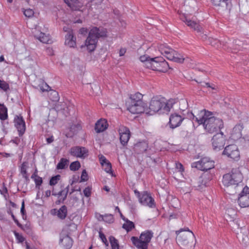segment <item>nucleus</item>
I'll return each mask as SVG.
<instances>
[{
  "label": "nucleus",
  "mask_w": 249,
  "mask_h": 249,
  "mask_svg": "<svg viewBox=\"0 0 249 249\" xmlns=\"http://www.w3.org/2000/svg\"><path fill=\"white\" fill-rule=\"evenodd\" d=\"M76 37L74 36L72 30H69L65 35V45L70 48H74L76 45Z\"/></svg>",
  "instance_id": "nucleus-22"
},
{
  "label": "nucleus",
  "mask_w": 249,
  "mask_h": 249,
  "mask_svg": "<svg viewBox=\"0 0 249 249\" xmlns=\"http://www.w3.org/2000/svg\"><path fill=\"white\" fill-rule=\"evenodd\" d=\"M192 167L200 170L207 171L214 168V162L209 158L204 157L201 159L200 160L193 163Z\"/></svg>",
  "instance_id": "nucleus-9"
},
{
  "label": "nucleus",
  "mask_w": 249,
  "mask_h": 249,
  "mask_svg": "<svg viewBox=\"0 0 249 249\" xmlns=\"http://www.w3.org/2000/svg\"><path fill=\"white\" fill-rule=\"evenodd\" d=\"M99 237L102 240V241L104 243V244L106 245V246H108V243L107 241L106 236L105 234L101 231L99 232Z\"/></svg>",
  "instance_id": "nucleus-43"
},
{
  "label": "nucleus",
  "mask_w": 249,
  "mask_h": 249,
  "mask_svg": "<svg viewBox=\"0 0 249 249\" xmlns=\"http://www.w3.org/2000/svg\"><path fill=\"white\" fill-rule=\"evenodd\" d=\"M108 123L107 120L101 119L95 124V130L96 132L100 133L106 130L108 127Z\"/></svg>",
  "instance_id": "nucleus-25"
},
{
  "label": "nucleus",
  "mask_w": 249,
  "mask_h": 249,
  "mask_svg": "<svg viewBox=\"0 0 249 249\" xmlns=\"http://www.w3.org/2000/svg\"><path fill=\"white\" fill-rule=\"evenodd\" d=\"M99 160L105 172L113 176V171L112 170V165L111 163L107 160L106 157L101 155L99 158Z\"/></svg>",
  "instance_id": "nucleus-23"
},
{
  "label": "nucleus",
  "mask_w": 249,
  "mask_h": 249,
  "mask_svg": "<svg viewBox=\"0 0 249 249\" xmlns=\"http://www.w3.org/2000/svg\"><path fill=\"white\" fill-rule=\"evenodd\" d=\"M57 167L59 169H62V159L60 160L59 162L57 164Z\"/></svg>",
  "instance_id": "nucleus-55"
},
{
  "label": "nucleus",
  "mask_w": 249,
  "mask_h": 249,
  "mask_svg": "<svg viewBox=\"0 0 249 249\" xmlns=\"http://www.w3.org/2000/svg\"><path fill=\"white\" fill-rule=\"evenodd\" d=\"M47 51V52L48 54H49L50 55H52L53 54V50L51 48H48L46 50Z\"/></svg>",
  "instance_id": "nucleus-58"
},
{
  "label": "nucleus",
  "mask_w": 249,
  "mask_h": 249,
  "mask_svg": "<svg viewBox=\"0 0 249 249\" xmlns=\"http://www.w3.org/2000/svg\"><path fill=\"white\" fill-rule=\"evenodd\" d=\"M26 249H32L31 248H30L29 245L27 243H26Z\"/></svg>",
  "instance_id": "nucleus-63"
},
{
  "label": "nucleus",
  "mask_w": 249,
  "mask_h": 249,
  "mask_svg": "<svg viewBox=\"0 0 249 249\" xmlns=\"http://www.w3.org/2000/svg\"><path fill=\"white\" fill-rule=\"evenodd\" d=\"M40 89L42 91H45L50 90L51 88L46 83H45L43 84L42 86L40 87Z\"/></svg>",
  "instance_id": "nucleus-49"
},
{
  "label": "nucleus",
  "mask_w": 249,
  "mask_h": 249,
  "mask_svg": "<svg viewBox=\"0 0 249 249\" xmlns=\"http://www.w3.org/2000/svg\"><path fill=\"white\" fill-rule=\"evenodd\" d=\"M126 52V49L121 48L119 51V55L120 56H123Z\"/></svg>",
  "instance_id": "nucleus-52"
},
{
  "label": "nucleus",
  "mask_w": 249,
  "mask_h": 249,
  "mask_svg": "<svg viewBox=\"0 0 249 249\" xmlns=\"http://www.w3.org/2000/svg\"><path fill=\"white\" fill-rule=\"evenodd\" d=\"M173 107L172 104L170 102H165L163 98L160 96L153 97L149 102V108L150 112L156 113L161 111L163 113L169 112Z\"/></svg>",
  "instance_id": "nucleus-5"
},
{
  "label": "nucleus",
  "mask_w": 249,
  "mask_h": 249,
  "mask_svg": "<svg viewBox=\"0 0 249 249\" xmlns=\"http://www.w3.org/2000/svg\"><path fill=\"white\" fill-rule=\"evenodd\" d=\"M63 114L66 116L71 115L74 113L75 108L73 104L69 100L63 102Z\"/></svg>",
  "instance_id": "nucleus-24"
},
{
  "label": "nucleus",
  "mask_w": 249,
  "mask_h": 249,
  "mask_svg": "<svg viewBox=\"0 0 249 249\" xmlns=\"http://www.w3.org/2000/svg\"><path fill=\"white\" fill-rule=\"evenodd\" d=\"M176 167L178 171L182 172L184 171V168L182 164L178 162L176 163Z\"/></svg>",
  "instance_id": "nucleus-50"
},
{
  "label": "nucleus",
  "mask_w": 249,
  "mask_h": 249,
  "mask_svg": "<svg viewBox=\"0 0 249 249\" xmlns=\"http://www.w3.org/2000/svg\"><path fill=\"white\" fill-rule=\"evenodd\" d=\"M7 118V108L3 104H0V119L4 121Z\"/></svg>",
  "instance_id": "nucleus-35"
},
{
  "label": "nucleus",
  "mask_w": 249,
  "mask_h": 249,
  "mask_svg": "<svg viewBox=\"0 0 249 249\" xmlns=\"http://www.w3.org/2000/svg\"><path fill=\"white\" fill-rule=\"evenodd\" d=\"M0 88L6 91L9 89V85L6 82L0 80Z\"/></svg>",
  "instance_id": "nucleus-42"
},
{
  "label": "nucleus",
  "mask_w": 249,
  "mask_h": 249,
  "mask_svg": "<svg viewBox=\"0 0 249 249\" xmlns=\"http://www.w3.org/2000/svg\"><path fill=\"white\" fill-rule=\"evenodd\" d=\"M91 189V187L88 186L84 190L83 193L85 196L89 197L90 196Z\"/></svg>",
  "instance_id": "nucleus-46"
},
{
  "label": "nucleus",
  "mask_w": 249,
  "mask_h": 249,
  "mask_svg": "<svg viewBox=\"0 0 249 249\" xmlns=\"http://www.w3.org/2000/svg\"><path fill=\"white\" fill-rule=\"evenodd\" d=\"M139 201L142 205L148 206L149 208L155 207L154 199L147 192H143L139 196Z\"/></svg>",
  "instance_id": "nucleus-16"
},
{
  "label": "nucleus",
  "mask_w": 249,
  "mask_h": 249,
  "mask_svg": "<svg viewBox=\"0 0 249 249\" xmlns=\"http://www.w3.org/2000/svg\"><path fill=\"white\" fill-rule=\"evenodd\" d=\"M21 213L22 214H24L25 213V209H24V201H22V205L20 209Z\"/></svg>",
  "instance_id": "nucleus-54"
},
{
  "label": "nucleus",
  "mask_w": 249,
  "mask_h": 249,
  "mask_svg": "<svg viewBox=\"0 0 249 249\" xmlns=\"http://www.w3.org/2000/svg\"><path fill=\"white\" fill-rule=\"evenodd\" d=\"M88 174L86 171V170H84L82 172L81 176V180L80 182L82 181H86L88 180Z\"/></svg>",
  "instance_id": "nucleus-45"
},
{
  "label": "nucleus",
  "mask_w": 249,
  "mask_h": 249,
  "mask_svg": "<svg viewBox=\"0 0 249 249\" xmlns=\"http://www.w3.org/2000/svg\"><path fill=\"white\" fill-rule=\"evenodd\" d=\"M160 58L159 57H151L147 54H144L140 57V60L141 62H145L147 61L154 62H164L165 61L164 59H163L162 58H161V59H160Z\"/></svg>",
  "instance_id": "nucleus-28"
},
{
  "label": "nucleus",
  "mask_w": 249,
  "mask_h": 249,
  "mask_svg": "<svg viewBox=\"0 0 249 249\" xmlns=\"http://www.w3.org/2000/svg\"><path fill=\"white\" fill-rule=\"evenodd\" d=\"M109 242L111 245V249H120V246L118 240L114 236H110L109 237Z\"/></svg>",
  "instance_id": "nucleus-36"
},
{
  "label": "nucleus",
  "mask_w": 249,
  "mask_h": 249,
  "mask_svg": "<svg viewBox=\"0 0 249 249\" xmlns=\"http://www.w3.org/2000/svg\"><path fill=\"white\" fill-rule=\"evenodd\" d=\"M67 160L63 159V168H64L65 164L67 163Z\"/></svg>",
  "instance_id": "nucleus-62"
},
{
  "label": "nucleus",
  "mask_w": 249,
  "mask_h": 249,
  "mask_svg": "<svg viewBox=\"0 0 249 249\" xmlns=\"http://www.w3.org/2000/svg\"><path fill=\"white\" fill-rule=\"evenodd\" d=\"M143 95L137 92L131 94L129 97V101L127 103H145L143 100Z\"/></svg>",
  "instance_id": "nucleus-27"
},
{
  "label": "nucleus",
  "mask_w": 249,
  "mask_h": 249,
  "mask_svg": "<svg viewBox=\"0 0 249 249\" xmlns=\"http://www.w3.org/2000/svg\"><path fill=\"white\" fill-rule=\"evenodd\" d=\"M243 128V124H237L235 125L230 133L229 139L233 141H236L240 139L242 136V131Z\"/></svg>",
  "instance_id": "nucleus-20"
},
{
  "label": "nucleus",
  "mask_w": 249,
  "mask_h": 249,
  "mask_svg": "<svg viewBox=\"0 0 249 249\" xmlns=\"http://www.w3.org/2000/svg\"><path fill=\"white\" fill-rule=\"evenodd\" d=\"M63 219L67 215V208L64 205H63Z\"/></svg>",
  "instance_id": "nucleus-57"
},
{
  "label": "nucleus",
  "mask_w": 249,
  "mask_h": 249,
  "mask_svg": "<svg viewBox=\"0 0 249 249\" xmlns=\"http://www.w3.org/2000/svg\"><path fill=\"white\" fill-rule=\"evenodd\" d=\"M185 119L184 117L177 113L172 114L169 118V124L171 128H175L180 125Z\"/></svg>",
  "instance_id": "nucleus-19"
},
{
  "label": "nucleus",
  "mask_w": 249,
  "mask_h": 249,
  "mask_svg": "<svg viewBox=\"0 0 249 249\" xmlns=\"http://www.w3.org/2000/svg\"><path fill=\"white\" fill-rule=\"evenodd\" d=\"M182 20L190 28L194 29L198 33L201 32L202 27L196 22L187 18L186 17L182 18Z\"/></svg>",
  "instance_id": "nucleus-26"
},
{
  "label": "nucleus",
  "mask_w": 249,
  "mask_h": 249,
  "mask_svg": "<svg viewBox=\"0 0 249 249\" xmlns=\"http://www.w3.org/2000/svg\"><path fill=\"white\" fill-rule=\"evenodd\" d=\"M52 195L57 198V200L55 201V204L59 205L61 203L62 201V189L60 188V190L57 191L55 189H53L52 191Z\"/></svg>",
  "instance_id": "nucleus-34"
},
{
  "label": "nucleus",
  "mask_w": 249,
  "mask_h": 249,
  "mask_svg": "<svg viewBox=\"0 0 249 249\" xmlns=\"http://www.w3.org/2000/svg\"><path fill=\"white\" fill-rule=\"evenodd\" d=\"M176 240L178 243L182 246L184 249H193L195 246L196 237L194 233L188 228L184 230L177 231Z\"/></svg>",
  "instance_id": "nucleus-2"
},
{
  "label": "nucleus",
  "mask_w": 249,
  "mask_h": 249,
  "mask_svg": "<svg viewBox=\"0 0 249 249\" xmlns=\"http://www.w3.org/2000/svg\"><path fill=\"white\" fill-rule=\"evenodd\" d=\"M88 149L83 146H76L72 147L70 150V154L76 158L85 159L89 156Z\"/></svg>",
  "instance_id": "nucleus-12"
},
{
  "label": "nucleus",
  "mask_w": 249,
  "mask_h": 249,
  "mask_svg": "<svg viewBox=\"0 0 249 249\" xmlns=\"http://www.w3.org/2000/svg\"><path fill=\"white\" fill-rule=\"evenodd\" d=\"M46 140L48 143H50L53 141V136H51L49 138H47Z\"/></svg>",
  "instance_id": "nucleus-56"
},
{
  "label": "nucleus",
  "mask_w": 249,
  "mask_h": 249,
  "mask_svg": "<svg viewBox=\"0 0 249 249\" xmlns=\"http://www.w3.org/2000/svg\"><path fill=\"white\" fill-rule=\"evenodd\" d=\"M38 177L39 176L37 175V170L36 169L35 170V172L32 175L31 178L34 179L35 178H36L37 177Z\"/></svg>",
  "instance_id": "nucleus-53"
},
{
  "label": "nucleus",
  "mask_w": 249,
  "mask_h": 249,
  "mask_svg": "<svg viewBox=\"0 0 249 249\" xmlns=\"http://www.w3.org/2000/svg\"><path fill=\"white\" fill-rule=\"evenodd\" d=\"M18 141H19V140H18V139H17L15 140H13V142L14 143H16L17 144H18Z\"/></svg>",
  "instance_id": "nucleus-64"
},
{
  "label": "nucleus",
  "mask_w": 249,
  "mask_h": 249,
  "mask_svg": "<svg viewBox=\"0 0 249 249\" xmlns=\"http://www.w3.org/2000/svg\"><path fill=\"white\" fill-rule=\"evenodd\" d=\"M158 49L161 53L164 55L169 61L178 62H181L184 61L188 62L192 61L190 58L178 53L166 44H160Z\"/></svg>",
  "instance_id": "nucleus-4"
},
{
  "label": "nucleus",
  "mask_w": 249,
  "mask_h": 249,
  "mask_svg": "<svg viewBox=\"0 0 249 249\" xmlns=\"http://www.w3.org/2000/svg\"><path fill=\"white\" fill-rule=\"evenodd\" d=\"M28 168V163L23 162L20 168V172L22 177L26 180H29V175L27 173V169Z\"/></svg>",
  "instance_id": "nucleus-30"
},
{
  "label": "nucleus",
  "mask_w": 249,
  "mask_h": 249,
  "mask_svg": "<svg viewBox=\"0 0 249 249\" xmlns=\"http://www.w3.org/2000/svg\"><path fill=\"white\" fill-rule=\"evenodd\" d=\"M238 203L241 208L249 206V188L247 186L244 187L239 195Z\"/></svg>",
  "instance_id": "nucleus-13"
},
{
  "label": "nucleus",
  "mask_w": 249,
  "mask_h": 249,
  "mask_svg": "<svg viewBox=\"0 0 249 249\" xmlns=\"http://www.w3.org/2000/svg\"><path fill=\"white\" fill-rule=\"evenodd\" d=\"M51 195V191L50 190L46 191L45 192V195L46 196L48 197L50 196Z\"/></svg>",
  "instance_id": "nucleus-59"
},
{
  "label": "nucleus",
  "mask_w": 249,
  "mask_h": 249,
  "mask_svg": "<svg viewBox=\"0 0 249 249\" xmlns=\"http://www.w3.org/2000/svg\"><path fill=\"white\" fill-rule=\"evenodd\" d=\"M14 234L16 238V239L18 241L19 243H22L24 241L25 238L21 234H19L18 232L15 231Z\"/></svg>",
  "instance_id": "nucleus-44"
},
{
  "label": "nucleus",
  "mask_w": 249,
  "mask_h": 249,
  "mask_svg": "<svg viewBox=\"0 0 249 249\" xmlns=\"http://www.w3.org/2000/svg\"><path fill=\"white\" fill-rule=\"evenodd\" d=\"M144 67L153 71L166 72L171 69L169 63H144Z\"/></svg>",
  "instance_id": "nucleus-15"
},
{
  "label": "nucleus",
  "mask_w": 249,
  "mask_h": 249,
  "mask_svg": "<svg viewBox=\"0 0 249 249\" xmlns=\"http://www.w3.org/2000/svg\"><path fill=\"white\" fill-rule=\"evenodd\" d=\"M243 176L239 168H232L231 172L224 175L222 182L224 186L228 187L238 184L242 181Z\"/></svg>",
  "instance_id": "nucleus-7"
},
{
  "label": "nucleus",
  "mask_w": 249,
  "mask_h": 249,
  "mask_svg": "<svg viewBox=\"0 0 249 249\" xmlns=\"http://www.w3.org/2000/svg\"><path fill=\"white\" fill-rule=\"evenodd\" d=\"M61 179L60 175H56L53 177L50 180L49 184L51 186H54Z\"/></svg>",
  "instance_id": "nucleus-41"
},
{
  "label": "nucleus",
  "mask_w": 249,
  "mask_h": 249,
  "mask_svg": "<svg viewBox=\"0 0 249 249\" xmlns=\"http://www.w3.org/2000/svg\"><path fill=\"white\" fill-rule=\"evenodd\" d=\"M14 125L18 132L19 137L22 136L26 130L25 122L21 115H16L14 119Z\"/></svg>",
  "instance_id": "nucleus-17"
},
{
  "label": "nucleus",
  "mask_w": 249,
  "mask_h": 249,
  "mask_svg": "<svg viewBox=\"0 0 249 249\" xmlns=\"http://www.w3.org/2000/svg\"><path fill=\"white\" fill-rule=\"evenodd\" d=\"M72 239L69 236L63 237V249H70L73 245Z\"/></svg>",
  "instance_id": "nucleus-32"
},
{
  "label": "nucleus",
  "mask_w": 249,
  "mask_h": 249,
  "mask_svg": "<svg viewBox=\"0 0 249 249\" xmlns=\"http://www.w3.org/2000/svg\"><path fill=\"white\" fill-rule=\"evenodd\" d=\"M82 128V122L80 121L76 120L65 131V135L67 137H72L78 131Z\"/></svg>",
  "instance_id": "nucleus-18"
},
{
  "label": "nucleus",
  "mask_w": 249,
  "mask_h": 249,
  "mask_svg": "<svg viewBox=\"0 0 249 249\" xmlns=\"http://www.w3.org/2000/svg\"><path fill=\"white\" fill-rule=\"evenodd\" d=\"M22 11L24 15L28 18H32L35 14L34 10L31 8H27L26 9L23 8L22 9Z\"/></svg>",
  "instance_id": "nucleus-38"
},
{
  "label": "nucleus",
  "mask_w": 249,
  "mask_h": 249,
  "mask_svg": "<svg viewBox=\"0 0 249 249\" xmlns=\"http://www.w3.org/2000/svg\"><path fill=\"white\" fill-rule=\"evenodd\" d=\"M33 34L35 38L43 43L49 44L52 42L50 36L48 35H46L40 32L37 30V28H35L34 30L33 31Z\"/></svg>",
  "instance_id": "nucleus-21"
},
{
  "label": "nucleus",
  "mask_w": 249,
  "mask_h": 249,
  "mask_svg": "<svg viewBox=\"0 0 249 249\" xmlns=\"http://www.w3.org/2000/svg\"><path fill=\"white\" fill-rule=\"evenodd\" d=\"M127 109L132 114H140L146 112L148 107L146 103H127Z\"/></svg>",
  "instance_id": "nucleus-10"
},
{
  "label": "nucleus",
  "mask_w": 249,
  "mask_h": 249,
  "mask_svg": "<svg viewBox=\"0 0 249 249\" xmlns=\"http://www.w3.org/2000/svg\"><path fill=\"white\" fill-rule=\"evenodd\" d=\"M104 190L106 191L107 192H109V187L108 186H104Z\"/></svg>",
  "instance_id": "nucleus-60"
},
{
  "label": "nucleus",
  "mask_w": 249,
  "mask_h": 249,
  "mask_svg": "<svg viewBox=\"0 0 249 249\" xmlns=\"http://www.w3.org/2000/svg\"><path fill=\"white\" fill-rule=\"evenodd\" d=\"M226 136L222 132L217 133L212 139L213 149L216 151L221 150L225 144Z\"/></svg>",
  "instance_id": "nucleus-11"
},
{
  "label": "nucleus",
  "mask_w": 249,
  "mask_h": 249,
  "mask_svg": "<svg viewBox=\"0 0 249 249\" xmlns=\"http://www.w3.org/2000/svg\"><path fill=\"white\" fill-rule=\"evenodd\" d=\"M107 30L102 28L93 27L89 31L86 39L85 45L87 50L91 52L95 50L97 46L98 39L100 37L106 36Z\"/></svg>",
  "instance_id": "nucleus-3"
},
{
  "label": "nucleus",
  "mask_w": 249,
  "mask_h": 249,
  "mask_svg": "<svg viewBox=\"0 0 249 249\" xmlns=\"http://www.w3.org/2000/svg\"><path fill=\"white\" fill-rule=\"evenodd\" d=\"M4 60V56L3 55H1L0 56V62L3 61Z\"/></svg>",
  "instance_id": "nucleus-61"
},
{
  "label": "nucleus",
  "mask_w": 249,
  "mask_h": 249,
  "mask_svg": "<svg viewBox=\"0 0 249 249\" xmlns=\"http://www.w3.org/2000/svg\"><path fill=\"white\" fill-rule=\"evenodd\" d=\"M50 94L52 95L53 96V97L51 98V99L53 101H56L58 100V99H59L58 94L56 91L52 90L50 93Z\"/></svg>",
  "instance_id": "nucleus-47"
},
{
  "label": "nucleus",
  "mask_w": 249,
  "mask_h": 249,
  "mask_svg": "<svg viewBox=\"0 0 249 249\" xmlns=\"http://www.w3.org/2000/svg\"><path fill=\"white\" fill-rule=\"evenodd\" d=\"M215 6L228 7L229 0H212Z\"/></svg>",
  "instance_id": "nucleus-37"
},
{
  "label": "nucleus",
  "mask_w": 249,
  "mask_h": 249,
  "mask_svg": "<svg viewBox=\"0 0 249 249\" xmlns=\"http://www.w3.org/2000/svg\"><path fill=\"white\" fill-rule=\"evenodd\" d=\"M98 219L99 220H102L107 223H112L114 222L113 215L111 214H106L105 215L99 214Z\"/></svg>",
  "instance_id": "nucleus-33"
},
{
  "label": "nucleus",
  "mask_w": 249,
  "mask_h": 249,
  "mask_svg": "<svg viewBox=\"0 0 249 249\" xmlns=\"http://www.w3.org/2000/svg\"><path fill=\"white\" fill-rule=\"evenodd\" d=\"M79 34L81 35H86L88 32V30L85 28H82L79 30Z\"/></svg>",
  "instance_id": "nucleus-51"
},
{
  "label": "nucleus",
  "mask_w": 249,
  "mask_h": 249,
  "mask_svg": "<svg viewBox=\"0 0 249 249\" xmlns=\"http://www.w3.org/2000/svg\"><path fill=\"white\" fill-rule=\"evenodd\" d=\"M51 213L53 215H57L58 217L62 219V206L59 210L53 209L51 211Z\"/></svg>",
  "instance_id": "nucleus-39"
},
{
  "label": "nucleus",
  "mask_w": 249,
  "mask_h": 249,
  "mask_svg": "<svg viewBox=\"0 0 249 249\" xmlns=\"http://www.w3.org/2000/svg\"><path fill=\"white\" fill-rule=\"evenodd\" d=\"M34 180L35 182L36 186H40L42 183V178L38 177L36 178H35L34 179Z\"/></svg>",
  "instance_id": "nucleus-48"
},
{
  "label": "nucleus",
  "mask_w": 249,
  "mask_h": 249,
  "mask_svg": "<svg viewBox=\"0 0 249 249\" xmlns=\"http://www.w3.org/2000/svg\"><path fill=\"white\" fill-rule=\"evenodd\" d=\"M81 165L80 162L78 161H73L70 165V169L71 171H76L78 170L80 167Z\"/></svg>",
  "instance_id": "nucleus-40"
},
{
  "label": "nucleus",
  "mask_w": 249,
  "mask_h": 249,
  "mask_svg": "<svg viewBox=\"0 0 249 249\" xmlns=\"http://www.w3.org/2000/svg\"><path fill=\"white\" fill-rule=\"evenodd\" d=\"M64 1L71 10H78L80 7L77 0H64Z\"/></svg>",
  "instance_id": "nucleus-31"
},
{
  "label": "nucleus",
  "mask_w": 249,
  "mask_h": 249,
  "mask_svg": "<svg viewBox=\"0 0 249 249\" xmlns=\"http://www.w3.org/2000/svg\"><path fill=\"white\" fill-rule=\"evenodd\" d=\"M222 154L235 161L238 160L240 158L239 150L235 144H230L226 146Z\"/></svg>",
  "instance_id": "nucleus-8"
},
{
  "label": "nucleus",
  "mask_w": 249,
  "mask_h": 249,
  "mask_svg": "<svg viewBox=\"0 0 249 249\" xmlns=\"http://www.w3.org/2000/svg\"><path fill=\"white\" fill-rule=\"evenodd\" d=\"M121 218L125 221V223L123 225L122 227L127 232L131 231L132 229L135 228V224L133 222L125 218L121 213Z\"/></svg>",
  "instance_id": "nucleus-29"
},
{
  "label": "nucleus",
  "mask_w": 249,
  "mask_h": 249,
  "mask_svg": "<svg viewBox=\"0 0 249 249\" xmlns=\"http://www.w3.org/2000/svg\"><path fill=\"white\" fill-rule=\"evenodd\" d=\"M153 234L151 231L146 230L141 233L139 238L132 236L131 241L138 249H147Z\"/></svg>",
  "instance_id": "nucleus-6"
},
{
  "label": "nucleus",
  "mask_w": 249,
  "mask_h": 249,
  "mask_svg": "<svg viewBox=\"0 0 249 249\" xmlns=\"http://www.w3.org/2000/svg\"><path fill=\"white\" fill-rule=\"evenodd\" d=\"M194 113L196 115L192 114L193 121L197 122L199 125L202 124L208 133H216L224 127L223 120L215 117L213 112L204 109L197 111L195 110Z\"/></svg>",
  "instance_id": "nucleus-1"
},
{
  "label": "nucleus",
  "mask_w": 249,
  "mask_h": 249,
  "mask_svg": "<svg viewBox=\"0 0 249 249\" xmlns=\"http://www.w3.org/2000/svg\"><path fill=\"white\" fill-rule=\"evenodd\" d=\"M118 132L121 143L123 146L127 145L131 135L129 128L124 125H121L118 129Z\"/></svg>",
  "instance_id": "nucleus-14"
}]
</instances>
